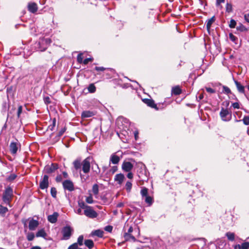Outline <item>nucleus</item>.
Here are the masks:
<instances>
[{"label": "nucleus", "instance_id": "nucleus-14", "mask_svg": "<svg viewBox=\"0 0 249 249\" xmlns=\"http://www.w3.org/2000/svg\"><path fill=\"white\" fill-rule=\"evenodd\" d=\"M144 102L148 106L152 108L158 109L157 105L155 103L154 100L149 99H145L144 100Z\"/></svg>", "mask_w": 249, "mask_h": 249}, {"label": "nucleus", "instance_id": "nucleus-59", "mask_svg": "<svg viewBox=\"0 0 249 249\" xmlns=\"http://www.w3.org/2000/svg\"><path fill=\"white\" fill-rule=\"evenodd\" d=\"M62 180V178L61 175H58L56 177V181L57 182H61Z\"/></svg>", "mask_w": 249, "mask_h": 249}, {"label": "nucleus", "instance_id": "nucleus-60", "mask_svg": "<svg viewBox=\"0 0 249 249\" xmlns=\"http://www.w3.org/2000/svg\"><path fill=\"white\" fill-rule=\"evenodd\" d=\"M244 18L247 22L249 23V13L244 15Z\"/></svg>", "mask_w": 249, "mask_h": 249}, {"label": "nucleus", "instance_id": "nucleus-38", "mask_svg": "<svg viewBox=\"0 0 249 249\" xmlns=\"http://www.w3.org/2000/svg\"><path fill=\"white\" fill-rule=\"evenodd\" d=\"M84 237L83 235H80L77 239V244L79 246H82L83 245Z\"/></svg>", "mask_w": 249, "mask_h": 249}, {"label": "nucleus", "instance_id": "nucleus-30", "mask_svg": "<svg viewBox=\"0 0 249 249\" xmlns=\"http://www.w3.org/2000/svg\"><path fill=\"white\" fill-rule=\"evenodd\" d=\"M96 87L94 84H90L88 88V91L90 93H94L96 91Z\"/></svg>", "mask_w": 249, "mask_h": 249}, {"label": "nucleus", "instance_id": "nucleus-39", "mask_svg": "<svg viewBox=\"0 0 249 249\" xmlns=\"http://www.w3.org/2000/svg\"><path fill=\"white\" fill-rule=\"evenodd\" d=\"M132 183L130 181H127L125 184V189L127 192H130L132 188Z\"/></svg>", "mask_w": 249, "mask_h": 249}, {"label": "nucleus", "instance_id": "nucleus-63", "mask_svg": "<svg viewBox=\"0 0 249 249\" xmlns=\"http://www.w3.org/2000/svg\"><path fill=\"white\" fill-rule=\"evenodd\" d=\"M124 120L123 118H119L117 120V123L119 124L120 122H122V121Z\"/></svg>", "mask_w": 249, "mask_h": 249}, {"label": "nucleus", "instance_id": "nucleus-16", "mask_svg": "<svg viewBox=\"0 0 249 249\" xmlns=\"http://www.w3.org/2000/svg\"><path fill=\"white\" fill-rule=\"evenodd\" d=\"M36 237H42L45 239L47 236V234L44 229H41L36 232Z\"/></svg>", "mask_w": 249, "mask_h": 249}, {"label": "nucleus", "instance_id": "nucleus-15", "mask_svg": "<svg viewBox=\"0 0 249 249\" xmlns=\"http://www.w3.org/2000/svg\"><path fill=\"white\" fill-rule=\"evenodd\" d=\"M120 160V159L119 157L116 155L115 153L111 155L110 158V161L114 164H118Z\"/></svg>", "mask_w": 249, "mask_h": 249}, {"label": "nucleus", "instance_id": "nucleus-25", "mask_svg": "<svg viewBox=\"0 0 249 249\" xmlns=\"http://www.w3.org/2000/svg\"><path fill=\"white\" fill-rule=\"evenodd\" d=\"M238 247L239 249H248L249 248V242H244L241 245H236L235 248Z\"/></svg>", "mask_w": 249, "mask_h": 249}, {"label": "nucleus", "instance_id": "nucleus-42", "mask_svg": "<svg viewBox=\"0 0 249 249\" xmlns=\"http://www.w3.org/2000/svg\"><path fill=\"white\" fill-rule=\"evenodd\" d=\"M51 194L52 196L53 197L55 198L56 197L57 191H56V189L55 188L52 187L51 188Z\"/></svg>", "mask_w": 249, "mask_h": 249}, {"label": "nucleus", "instance_id": "nucleus-10", "mask_svg": "<svg viewBox=\"0 0 249 249\" xmlns=\"http://www.w3.org/2000/svg\"><path fill=\"white\" fill-rule=\"evenodd\" d=\"M39 225V222L33 218L31 219L29 222V229L31 231H35Z\"/></svg>", "mask_w": 249, "mask_h": 249}, {"label": "nucleus", "instance_id": "nucleus-3", "mask_svg": "<svg viewBox=\"0 0 249 249\" xmlns=\"http://www.w3.org/2000/svg\"><path fill=\"white\" fill-rule=\"evenodd\" d=\"M72 229L70 226L64 227L62 230L63 235L62 239L64 240L69 239L71 235Z\"/></svg>", "mask_w": 249, "mask_h": 249}, {"label": "nucleus", "instance_id": "nucleus-31", "mask_svg": "<svg viewBox=\"0 0 249 249\" xmlns=\"http://www.w3.org/2000/svg\"><path fill=\"white\" fill-rule=\"evenodd\" d=\"M226 235L229 240L233 241L234 240L235 235L234 233L228 232L226 233Z\"/></svg>", "mask_w": 249, "mask_h": 249}, {"label": "nucleus", "instance_id": "nucleus-33", "mask_svg": "<svg viewBox=\"0 0 249 249\" xmlns=\"http://www.w3.org/2000/svg\"><path fill=\"white\" fill-rule=\"evenodd\" d=\"M56 124V119L54 118L53 120L52 124L49 125L48 127V130L53 131L54 129Z\"/></svg>", "mask_w": 249, "mask_h": 249}, {"label": "nucleus", "instance_id": "nucleus-44", "mask_svg": "<svg viewBox=\"0 0 249 249\" xmlns=\"http://www.w3.org/2000/svg\"><path fill=\"white\" fill-rule=\"evenodd\" d=\"M68 249H82L81 248H80L78 247V245L77 243H73V244L71 245Z\"/></svg>", "mask_w": 249, "mask_h": 249}, {"label": "nucleus", "instance_id": "nucleus-19", "mask_svg": "<svg viewBox=\"0 0 249 249\" xmlns=\"http://www.w3.org/2000/svg\"><path fill=\"white\" fill-rule=\"evenodd\" d=\"M124 176L122 174H117L115 177V180L117 181L119 184H122L124 179Z\"/></svg>", "mask_w": 249, "mask_h": 249}, {"label": "nucleus", "instance_id": "nucleus-17", "mask_svg": "<svg viewBox=\"0 0 249 249\" xmlns=\"http://www.w3.org/2000/svg\"><path fill=\"white\" fill-rule=\"evenodd\" d=\"M94 113L93 111L89 110H85L82 112L81 117L82 118H87L91 117L94 115Z\"/></svg>", "mask_w": 249, "mask_h": 249}, {"label": "nucleus", "instance_id": "nucleus-56", "mask_svg": "<svg viewBox=\"0 0 249 249\" xmlns=\"http://www.w3.org/2000/svg\"><path fill=\"white\" fill-rule=\"evenodd\" d=\"M95 166H96V169L94 170L93 171L95 172L96 174H99L100 172V169L97 164H95Z\"/></svg>", "mask_w": 249, "mask_h": 249}, {"label": "nucleus", "instance_id": "nucleus-47", "mask_svg": "<svg viewBox=\"0 0 249 249\" xmlns=\"http://www.w3.org/2000/svg\"><path fill=\"white\" fill-rule=\"evenodd\" d=\"M83 57L82 56V54H81V53L79 54L77 57V60L78 62L80 64L82 63H83L84 60H83Z\"/></svg>", "mask_w": 249, "mask_h": 249}, {"label": "nucleus", "instance_id": "nucleus-61", "mask_svg": "<svg viewBox=\"0 0 249 249\" xmlns=\"http://www.w3.org/2000/svg\"><path fill=\"white\" fill-rule=\"evenodd\" d=\"M65 131H66L65 128H63L61 129V130L59 132V133H58L59 136H60L62 135Z\"/></svg>", "mask_w": 249, "mask_h": 249}, {"label": "nucleus", "instance_id": "nucleus-36", "mask_svg": "<svg viewBox=\"0 0 249 249\" xmlns=\"http://www.w3.org/2000/svg\"><path fill=\"white\" fill-rule=\"evenodd\" d=\"M92 192L95 195H97L99 192L98 185L96 184H94L92 186Z\"/></svg>", "mask_w": 249, "mask_h": 249}, {"label": "nucleus", "instance_id": "nucleus-27", "mask_svg": "<svg viewBox=\"0 0 249 249\" xmlns=\"http://www.w3.org/2000/svg\"><path fill=\"white\" fill-rule=\"evenodd\" d=\"M35 235L33 232H29L26 234V238L28 241H31L35 238Z\"/></svg>", "mask_w": 249, "mask_h": 249}, {"label": "nucleus", "instance_id": "nucleus-22", "mask_svg": "<svg viewBox=\"0 0 249 249\" xmlns=\"http://www.w3.org/2000/svg\"><path fill=\"white\" fill-rule=\"evenodd\" d=\"M73 164L74 166V168L77 170L81 169L82 163H81L80 160L77 159L75 160L73 162Z\"/></svg>", "mask_w": 249, "mask_h": 249}, {"label": "nucleus", "instance_id": "nucleus-48", "mask_svg": "<svg viewBox=\"0 0 249 249\" xmlns=\"http://www.w3.org/2000/svg\"><path fill=\"white\" fill-rule=\"evenodd\" d=\"M51 39L45 38V39H42L41 43L42 44L46 43L47 45H49L51 43Z\"/></svg>", "mask_w": 249, "mask_h": 249}, {"label": "nucleus", "instance_id": "nucleus-46", "mask_svg": "<svg viewBox=\"0 0 249 249\" xmlns=\"http://www.w3.org/2000/svg\"><path fill=\"white\" fill-rule=\"evenodd\" d=\"M86 201L87 203L89 204H92L93 202L92 196L91 195H90L89 196H88L86 199Z\"/></svg>", "mask_w": 249, "mask_h": 249}, {"label": "nucleus", "instance_id": "nucleus-7", "mask_svg": "<svg viewBox=\"0 0 249 249\" xmlns=\"http://www.w3.org/2000/svg\"><path fill=\"white\" fill-rule=\"evenodd\" d=\"M58 168V165L52 163L51 165H47L45 167L44 170L46 173L50 174L54 172Z\"/></svg>", "mask_w": 249, "mask_h": 249}, {"label": "nucleus", "instance_id": "nucleus-28", "mask_svg": "<svg viewBox=\"0 0 249 249\" xmlns=\"http://www.w3.org/2000/svg\"><path fill=\"white\" fill-rule=\"evenodd\" d=\"M145 202L148 204L149 206L152 205L153 202V198L149 196H147L145 197L144 199Z\"/></svg>", "mask_w": 249, "mask_h": 249}, {"label": "nucleus", "instance_id": "nucleus-37", "mask_svg": "<svg viewBox=\"0 0 249 249\" xmlns=\"http://www.w3.org/2000/svg\"><path fill=\"white\" fill-rule=\"evenodd\" d=\"M229 38L231 41H232L233 42L235 43V44H237V41L238 40L237 38L234 36L232 33H230L229 34Z\"/></svg>", "mask_w": 249, "mask_h": 249}, {"label": "nucleus", "instance_id": "nucleus-6", "mask_svg": "<svg viewBox=\"0 0 249 249\" xmlns=\"http://www.w3.org/2000/svg\"><path fill=\"white\" fill-rule=\"evenodd\" d=\"M49 177L47 175H44L40 181L39 187L41 189L44 190L47 189L49 186Z\"/></svg>", "mask_w": 249, "mask_h": 249}, {"label": "nucleus", "instance_id": "nucleus-12", "mask_svg": "<svg viewBox=\"0 0 249 249\" xmlns=\"http://www.w3.org/2000/svg\"><path fill=\"white\" fill-rule=\"evenodd\" d=\"M122 169L125 172H130L133 168V164L128 161H124L122 164Z\"/></svg>", "mask_w": 249, "mask_h": 249}, {"label": "nucleus", "instance_id": "nucleus-4", "mask_svg": "<svg viewBox=\"0 0 249 249\" xmlns=\"http://www.w3.org/2000/svg\"><path fill=\"white\" fill-rule=\"evenodd\" d=\"M90 158L88 157L82 162V171L85 174L89 172L90 168Z\"/></svg>", "mask_w": 249, "mask_h": 249}, {"label": "nucleus", "instance_id": "nucleus-58", "mask_svg": "<svg viewBox=\"0 0 249 249\" xmlns=\"http://www.w3.org/2000/svg\"><path fill=\"white\" fill-rule=\"evenodd\" d=\"M44 102L46 104H48L51 103L50 99L49 97H46L44 98Z\"/></svg>", "mask_w": 249, "mask_h": 249}, {"label": "nucleus", "instance_id": "nucleus-21", "mask_svg": "<svg viewBox=\"0 0 249 249\" xmlns=\"http://www.w3.org/2000/svg\"><path fill=\"white\" fill-rule=\"evenodd\" d=\"M91 234L99 237H102L104 235V231L101 230H97L92 231Z\"/></svg>", "mask_w": 249, "mask_h": 249}, {"label": "nucleus", "instance_id": "nucleus-9", "mask_svg": "<svg viewBox=\"0 0 249 249\" xmlns=\"http://www.w3.org/2000/svg\"><path fill=\"white\" fill-rule=\"evenodd\" d=\"M28 11L32 13H35L37 11L38 6L36 3L34 2H29L27 6Z\"/></svg>", "mask_w": 249, "mask_h": 249}, {"label": "nucleus", "instance_id": "nucleus-5", "mask_svg": "<svg viewBox=\"0 0 249 249\" xmlns=\"http://www.w3.org/2000/svg\"><path fill=\"white\" fill-rule=\"evenodd\" d=\"M84 214L90 218H94L98 216L97 213L90 207H87V209L84 210Z\"/></svg>", "mask_w": 249, "mask_h": 249}, {"label": "nucleus", "instance_id": "nucleus-34", "mask_svg": "<svg viewBox=\"0 0 249 249\" xmlns=\"http://www.w3.org/2000/svg\"><path fill=\"white\" fill-rule=\"evenodd\" d=\"M141 194L142 197H145V196H147L148 189L145 187L142 188L141 191Z\"/></svg>", "mask_w": 249, "mask_h": 249}, {"label": "nucleus", "instance_id": "nucleus-26", "mask_svg": "<svg viewBox=\"0 0 249 249\" xmlns=\"http://www.w3.org/2000/svg\"><path fill=\"white\" fill-rule=\"evenodd\" d=\"M8 211V209L6 207L0 205V214L2 216H4Z\"/></svg>", "mask_w": 249, "mask_h": 249}, {"label": "nucleus", "instance_id": "nucleus-52", "mask_svg": "<svg viewBox=\"0 0 249 249\" xmlns=\"http://www.w3.org/2000/svg\"><path fill=\"white\" fill-rule=\"evenodd\" d=\"M92 61V58H87L86 59H85L84 61H83V63L85 64V65H86L90 61Z\"/></svg>", "mask_w": 249, "mask_h": 249}, {"label": "nucleus", "instance_id": "nucleus-57", "mask_svg": "<svg viewBox=\"0 0 249 249\" xmlns=\"http://www.w3.org/2000/svg\"><path fill=\"white\" fill-rule=\"evenodd\" d=\"M224 2H225V0H216V5L217 6H219L220 5L221 3H224Z\"/></svg>", "mask_w": 249, "mask_h": 249}, {"label": "nucleus", "instance_id": "nucleus-40", "mask_svg": "<svg viewBox=\"0 0 249 249\" xmlns=\"http://www.w3.org/2000/svg\"><path fill=\"white\" fill-rule=\"evenodd\" d=\"M242 121L244 124L246 125H249V116H245L242 119Z\"/></svg>", "mask_w": 249, "mask_h": 249}, {"label": "nucleus", "instance_id": "nucleus-53", "mask_svg": "<svg viewBox=\"0 0 249 249\" xmlns=\"http://www.w3.org/2000/svg\"><path fill=\"white\" fill-rule=\"evenodd\" d=\"M17 177L15 174H11L8 178V179L10 181L14 180Z\"/></svg>", "mask_w": 249, "mask_h": 249}, {"label": "nucleus", "instance_id": "nucleus-23", "mask_svg": "<svg viewBox=\"0 0 249 249\" xmlns=\"http://www.w3.org/2000/svg\"><path fill=\"white\" fill-rule=\"evenodd\" d=\"M84 244L89 249H91L94 246V243L92 240L90 239L86 240L84 241Z\"/></svg>", "mask_w": 249, "mask_h": 249}, {"label": "nucleus", "instance_id": "nucleus-51", "mask_svg": "<svg viewBox=\"0 0 249 249\" xmlns=\"http://www.w3.org/2000/svg\"><path fill=\"white\" fill-rule=\"evenodd\" d=\"M22 112V107L21 106H19L18 107L17 115L18 117L19 118L20 117V114Z\"/></svg>", "mask_w": 249, "mask_h": 249}, {"label": "nucleus", "instance_id": "nucleus-43", "mask_svg": "<svg viewBox=\"0 0 249 249\" xmlns=\"http://www.w3.org/2000/svg\"><path fill=\"white\" fill-rule=\"evenodd\" d=\"M78 206L81 209H87V207H89V206L86 205L83 201H79L78 202Z\"/></svg>", "mask_w": 249, "mask_h": 249}, {"label": "nucleus", "instance_id": "nucleus-41", "mask_svg": "<svg viewBox=\"0 0 249 249\" xmlns=\"http://www.w3.org/2000/svg\"><path fill=\"white\" fill-rule=\"evenodd\" d=\"M236 25V22L235 20L231 19L229 23V27L231 28H234L235 27Z\"/></svg>", "mask_w": 249, "mask_h": 249}, {"label": "nucleus", "instance_id": "nucleus-50", "mask_svg": "<svg viewBox=\"0 0 249 249\" xmlns=\"http://www.w3.org/2000/svg\"><path fill=\"white\" fill-rule=\"evenodd\" d=\"M206 90L208 92L210 93H213L215 92V90L214 89L210 87H206Z\"/></svg>", "mask_w": 249, "mask_h": 249}, {"label": "nucleus", "instance_id": "nucleus-45", "mask_svg": "<svg viewBox=\"0 0 249 249\" xmlns=\"http://www.w3.org/2000/svg\"><path fill=\"white\" fill-rule=\"evenodd\" d=\"M223 92L227 94L231 93V89L227 86H223Z\"/></svg>", "mask_w": 249, "mask_h": 249}, {"label": "nucleus", "instance_id": "nucleus-2", "mask_svg": "<svg viewBox=\"0 0 249 249\" xmlns=\"http://www.w3.org/2000/svg\"><path fill=\"white\" fill-rule=\"evenodd\" d=\"M220 116L223 121L228 122L231 119V112L229 111L227 109L222 108L220 112Z\"/></svg>", "mask_w": 249, "mask_h": 249}, {"label": "nucleus", "instance_id": "nucleus-29", "mask_svg": "<svg viewBox=\"0 0 249 249\" xmlns=\"http://www.w3.org/2000/svg\"><path fill=\"white\" fill-rule=\"evenodd\" d=\"M118 170L117 166H112L108 171L107 174L109 175H112L114 174Z\"/></svg>", "mask_w": 249, "mask_h": 249}, {"label": "nucleus", "instance_id": "nucleus-20", "mask_svg": "<svg viewBox=\"0 0 249 249\" xmlns=\"http://www.w3.org/2000/svg\"><path fill=\"white\" fill-rule=\"evenodd\" d=\"M215 21V17L213 16L211 18L209 19L206 22V28L208 31L209 32L212 24Z\"/></svg>", "mask_w": 249, "mask_h": 249}, {"label": "nucleus", "instance_id": "nucleus-62", "mask_svg": "<svg viewBox=\"0 0 249 249\" xmlns=\"http://www.w3.org/2000/svg\"><path fill=\"white\" fill-rule=\"evenodd\" d=\"M133 174H132V173H131V172L128 173L127 174V177L128 178H129V179H131V178H133Z\"/></svg>", "mask_w": 249, "mask_h": 249}, {"label": "nucleus", "instance_id": "nucleus-49", "mask_svg": "<svg viewBox=\"0 0 249 249\" xmlns=\"http://www.w3.org/2000/svg\"><path fill=\"white\" fill-rule=\"evenodd\" d=\"M105 230L107 232H111L113 229V227L112 226H107L105 227Z\"/></svg>", "mask_w": 249, "mask_h": 249}, {"label": "nucleus", "instance_id": "nucleus-64", "mask_svg": "<svg viewBox=\"0 0 249 249\" xmlns=\"http://www.w3.org/2000/svg\"><path fill=\"white\" fill-rule=\"evenodd\" d=\"M244 28V27L242 25H241L239 27H237V30H240V31H242L243 30V28Z\"/></svg>", "mask_w": 249, "mask_h": 249}, {"label": "nucleus", "instance_id": "nucleus-24", "mask_svg": "<svg viewBox=\"0 0 249 249\" xmlns=\"http://www.w3.org/2000/svg\"><path fill=\"white\" fill-rule=\"evenodd\" d=\"M172 92L174 94L178 95L181 93V90L179 86H176L172 88Z\"/></svg>", "mask_w": 249, "mask_h": 249}, {"label": "nucleus", "instance_id": "nucleus-54", "mask_svg": "<svg viewBox=\"0 0 249 249\" xmlns=\"http://www.w3.org/2000/svg\"><path fill=\"white\" fill-rule=\"evenodd\" d=\"M232 107L234 108H239L240 107V106H239V104L237 102H235V103H232Z\"/></svg>", "mask_w": 249, "mask_h": 249}, {"label": "nucleus", "instance_id": "nucleus-8", "mask_svg": "<svg viewBox=\"0 0 249 249\" xmlns=\"http://www.w3.org/2000/svg\"><path fill=\"white\" fill-rule=\"evenodd\" d=\"M63 186L65 190L69 191H72L74 190V185L72 181L70 180H65L63 182Z\"/></svg>", "mask_w": 249, "mask_h": 249}, {"label": "nucleus", "instance_id": "nucleus-18", "mask_svg": "<svg viewBox=\"0 0 249 249\" xmlns=\"http://www.w3.org/2000/svg\"><path fill=\"white\" fill-rule=\"evenodd\" d=\"M235 84L236 86L237 90L238 91L242 93H244L245 92V88L243 86H242L239 82L237 81H234Z\"/></svg>", "mask_w": 249, "mask_h": 249}, {"label": "nucleus", "instance_id": "nucleus-1", "mask_svg": "<svg viewBox=\"0 0 249 249\" xmlns=\"http://www.w3.org/2000/svg\"><path fill=\"white\" fill-rule=\"evenodd\" d=\"M13 196V189L11 187L6 188L2 196L3 202L9 206L11 207L10 202Z\"/></svg>", "mask_w": 249, "mask_h": 249}, {"label": "nucleus", "instance_id": "nucleus-11", "mask_svg": "<svg viewBox=\"0 0 249 249\" xmlns=\"http://www.w3.org/2000/svg\"><path fill=\"white\" fill-rule=\"evenodd\" d=\"M19 145L18 142V141L17 140V142H11L9 147H10V151L11 154H15L17 153L18 149V145Z\"/></svg>", "mask_w": 249, "mask_h": 249}, {"label": "nucleus", "instance_id": "nucleus-35", "mask_svg": "<svg viewBox=\"0 0 249 249\" xmlns=\"http://www.w3.org/2000/svg\"><path fill=\"white\" fill-rule=\"evenodd\" d=\"M226 11L227 13H231L232 11V6L231 3H227L226 6Z\"/></svg>", "mask_w": 249, "mask_h": 249}, {"label": "nucleus", "instance_id": "nucleus-55", "mask_svg": "<svg viewBox=\"0 0 249 249\" xmlns=\"http://www.w3.org/2000/svg\"><path fill=\"white\" fill-rule=\"evenodd\" d=\"M95 70L97 71H104L106 70V68H105L103 67H96L95 68Z\"/></svg>", "mask_w": 249, "mask_h": 249}, {"label": "nucleus", "instance_id": "nucleus-13", "mask_svg": "<svg viewBox=\"0 0 249 249\" xmlns=\"http://www.w3.org/2000/svg\"><path fill=\"white\" fill-rule=\"evenodd\" d=\"M59 214L57 212H54L53 214L48 216V220L51 223H55L57 220Z\"/></svg>", "mask_w": 249, "mask_h": 249}, {"label": "nucleus", "instance_id": "nucleus-32", "mask_svg": "<svg viewBox=\"0 0 249 249\" xmlns=\"http://www.w3.org/2000/svg\"><path fill=\"white\" fill-rule=\"evenodd\" d=\"M124 238L125 240H129L130 239H132L133 241L135 240V238L131 235L130 233H125L124 235Z\"/></svg>", "mask_w": 249, "mask_h": 249}]
</instances>
